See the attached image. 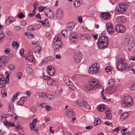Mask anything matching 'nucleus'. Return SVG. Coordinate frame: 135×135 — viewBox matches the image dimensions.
Instances as JSON below:
<instances>
[{"label": "nucleus", "mask_w": 135, "mask_h": 135, "mask_svg": "<svg viewBox=\"0 0 135 135\" xmlns=\"http://www.w3.org/2000/svg\"><path fill=\"white\" fill-rule=\"evenodd\" d=\"M109 40L106 36H102L98 38V45L100 49L104 48L108 45Z\"/></svg>", "instance_id": "f257e3e1"}, {"label": "nucleus", "mask_w": 135, "mask_h": 135, "mask_svg": "<svg viewBox=\"0 0 135 135\" xmlns=\"http://www.w3.org/2000/svg\"><path fill=\"white\" fill-rule=\"evenodd\" d=\"M122 104L125 107L130 108L132 107L133 104L132 97L129 95L125 97L122 102Z\"/></svg>", "instance_id": "f03ea898"}, {"label": "nucleus", "mask_w": 135, "mask_h": 135, "mask_svg": "<svg viewBox=\"0 0 135 135\" xmlns=\"http://www.w3.org/2000/svg\"><path fill=\"white\" fill-rule=\"evenodd\" d=\"M88 72L91 75L99 74L100 72L99 65L95 63L90 66L88 70Z\"/></svg>", "instance_id": "7ed1b4c3"}, {"label": "nucleus", "mask_w": 135, "mask_h": 135, "mask_svg": "<svg viewBox=\"0 0 135 135\" xmlns=\"http://www.w3.org/2000/svg\"><path fill=\"white\" fill-rule=\"evenodd\" d=\"M117 68L119 70H125L127 67V64L122 59L119 58L118 60Z\"/></svg>", "instance_id": "20e7f679"}, {"label": "nucleus", "mask_w": 135, "mask_h": 135, "mask_svg": "<svg viewBox=\"0 0 135 135\" xmlns=\"http://www.w3.org/2000/svg\"><path fill=\"white\" fill-rule=\"evenodd\" d=\"M128 7L126 3H120L117 6L115 9L116 12V13H122L126 11Z\"/></svg>", "instance_id": "39448f33"}, {"label": "nucleus", "mask_w": 135, "mask_h": 135, "mask_svg": "<svg viewBox=\"0 0 135 135\" xmlns=\"http://www.w3.org/2000/svg\"><path fill=\"white\" fill-rule=\"evenodd\" d=\"M76 104L82 108L86 109H89L90 106L85 100H80L77 102Z\"/></svg>", "instance_id": "423d86ee"}, {"label": "nucleus", "mask_w": 135, "mask_h": 135, "mask_svg": "<svg viewBox=\"0 0 135 135\" xmlns=\"http://www.w3.org/2000/svg\"><path fill=\"white\" fill-rule=\"evenodd\" d=\"M64 83L68 86L69 88L72 90H74L75 88L74 85L71 82L68 76H65L64 78Z\"/></svg>", "instance_id": "0eeeda50"}, {"label": "nucleus", "mask_w": 135, "mask_h": 135, "mask_svg": "<svg viewBox=\"0 0 135 135\" xmlns=\"http://www.w3.org/2000/svg\"><path fill=\"white\" fill-rule=\"evenodd\" d=\"M115 30L117 33H123L125 32L126 28L123 25L118 24L115 26Z\"/></svg>", "instance_id": "6e6552de"}, {"label": "nucleus", "mask_w": 135, "mask_h": 135, "mask_svg": "<svg viewBox=\"0 0 135 135\" xmlns=\"http://www.w3.org/2000/svg\"><path fill=\"white\" fill-rule=\"evenodd\" d=\"M83 57L82 54L80 52H79L76 53L74 57V60L76 63L80 62Z\"/></svg>", "instance_id": "1a4fd4ad"}, {"label": "nucleus", "mask_w": 135, "mask_h": 135, "mask_svg": "<svg viewBox=\"0 0 135 135\" xmlns=\"http://www.w3.org/2000/svg\"><path fill=\"white\" fill-rule=\"evenodd\" d=\"M133 37L131 35H129L126 36L125 39V43L127 46H130L133 44Z\"/></svg>", "instance_id": "9d476101"}, {"label": "nucleus", "mask_w": 135, "mask_h": 135, "mask_svg": "<svg viewBox=\"0 0 135 135\" xmlns=\"http://www.w3.org/2000/svg\"><path fill=\"white\" fill-rule=\"evenodd\" d=\"M106 27L108 32L109 34H112L114 32V29L112 24L110 22L107 23L106 25Z\"/></svg>", "instance_id": "9b49d317"}, {"label": "nucleus", "mask_w": 135, "mask_h": 135, "mask_svg": "<svg viewBox=\"0 0 135 135\" xmlns=\"http://www.w3.org/2000/svg\"><path fill=\"white\" fill-rule=\"evenodd\" d=\"M78 35L75 33H73L69 36L70 40L71 43H74L77 41L78 38Z\"/></svg>", "instance_id": "f8f14e48"}, {"label": "nucleus", "mask_w": 135, "mask_h": 135, "mask_svg": "<svg viewBox=\"0 0 135 135\" xmlns=\"http://www.w3.org/2000/svg\"><path fill=\"white\" fill-rule=\"evenodd\" d=\"M64 14L62 10L60 8L57 9L56 12V17L58 19L62 18L64 17Z\"/></svg>", "instance_id": "ddd939ff"}, {"label": "nucleus", "mask_w": 135, "mask_h": 135, "mask_svg": "<svg viewBox=\"0 0 135 135\" xmlns=\"http://www.w3.org/2000/svg\"><path fill=\"white\" fill-rule=\"evenodd\" d=\"M8 60L7 56H3L0 57V68L4 66Z\"/></svg>", "instance_id": "4468645a"}, {"label": "nucleus", "mask_w": 135, "mask_h": 135, "mask_svg": "<svg viewBox=\"0 0 135 135\" xmlns=\"http://www.w3.org/2000/svg\"><path fill=\"white\" fill-rule=\"evenodd\" d=\"M47 71L48 74L51 76L54 75L55 71V68L51 65L47 67Z\"/></svg>", "instance_id": "2eb2a0df"}, {"label": "nucleus", "mask_w": 135, "mask_h": 135, "mask_svg": "<svg viewBox=\"0 0 135 135\" xmlns=\"http://www.w3.org/2000/svg\"><path fill=\"white\" fill-rule=\"evenodd\" d=\"M117 90L116 87L115 86H111L106 88V92L109 93L115 91Z\"/></svg>", "instance_id": "dca6fc26"}, {"label": "nucleus", "mask_w": 135, "mask_h": 135, "mask_svg": "<svg viewBox=\"0 0 135 135\" xmlns=\"http://www.w3.org/2000/svg\"><path fill=\"white\" fill-rule=\"evenodd\" d=\"M90 84L92 85L93 88L94 90H95L97 88L100 86V84L98 83L97 81H91L90 82Z\"/></svg>", "instance_id": "f3484780"}, {"label": "nucleus", "mask_w": 135, "mask_h": 135, "mask_svg": "<svg viewBox=\"0 0 135 135\" xmlns=\"http://www.w3.org/2000/svg\"><path fill=\"white\" fill-rule=\"evenodd\" d=\"M116 21L117 23H122L125 22L126 19V18L123 16H120L117 18Z\"/></svg>", "instance_id": "a211bd4d"}, {"label": "nucleus", "mask_w": 135, "mask_h": 135, "mask_svg": "<svg viewBox=\"0 0 135 135\" xmlns=\"http://www.w3.org/2000/svg\"><path fill=\"white\" fill-rule=\"evenodd\" d=\"M100 16L104 19L107 20L110 18V13H109L102 12L100 15Z\"/></svg>", "instance_id": "6ab92c4d"}, {"label": "nucleus", "mask_w": 135, "mask_h": 135, "mask_svg": "<svg viewBox=\"0 0 135 135\" xmlns=\"http://www.w3.org/2000/svg\"><path fill=\"white\" fill-rule=\"evenodd\" d=\"M75 114L73 110L71 109H68L66 112V115L69 118H71L73 117L74 115Z\"/></svg>", "instance_id": "aec40b11"}, {"label": "nucleus", "mask_w": 135, "mask_h": 135, "mask_svg": "<svg viewBox=\"0 0 135 135\" xmlns=\"http://www.w3.org/2000/svg\"><path fill=\"white\" fill-rule=\"evenodd\" d=\"M57 43H58L57 44V45L56 44V46L55 45V44H54V49L56 51L58 50H59V48L62 47L63 46L62 43L61 41H59L58 42H57Z\"/></svg>", "instance_id": "412c9836"}, {"label": "nucleus", "mask_w": 135, "mask_h": 135, "mask_svg": "<svg viewBox=\"0 0 135 135\" xmlns=\"http://www.w3.org/2000/svg\"><path fill=\"white\" fill-rule=\"evenodd\" d=\"M54 60V58L52 57L49 56L45 58L42 61V63H47L50 61H52Z\"/></svg>", "instance_id": "4be33fe9"}, {"label": "nucleus", "mask_w": 135, "mask_h": 135, "mask_svg": "<svg viewBox=\"0 0 135 135\" xmlns=\"http://www.w3.org/2000/svg\"><path fill=\"white\" fill-rule=\"evenodd\" d=\"M106 113V118L105 119H110L112 117V115L111 114L110 112L109 109L107 108L105 111Z\"/></svg>", "instance_id": "5701e85b"}, {"label": "nucleus", "mask_w": 135, "mask_h": 135, "mask_svg": "<svg viewBox=\"0 0 135 135\" xmlns=\"http://www.w3.org/2000/svg\"><path fill=\"white\" fill-rule=\"evenodd\" d=\"M49 12H47V13L45 14L46 16H47L48 18H53L54 17V14L53 12L49 9L48 10Z\"/></svg>", "instance_id": "b1692460"}, {"label": "nucleus", "mask_w": 135, "mask_h": 135, "mask_svg": "<svg viewBox=\"0 0 135 135\" xmlns=\"http://www.w3.org/2000/svg\"><path fill=\"white\" fill-rule=\"evenodd\" d=\"M75 24L73 22H72L68 23L67 26L68 28L70 30H72L74 27Z\"/></svg>", "instance_id": "393cba45"}, {"label": "nucleus", "mask_w": 135, "mask_h": 135, "mask_svg": "<svg viewBox=\"0 0 135 135\" xmlns=\"http://www.w3.org/2000/svg\"><path fill=\"white\" fill-rule=\"evenodd\" d=\"M56 82L55 80L51 79V78L47 82V84L48 85L54 86L56 84Z\"/></svg>", "instance_id": "a878e982"}, {"label": "nucleus", "mask_w": 135, "mask_h": 135, "mask_svg": "<svg viewBox=\"0 0 135 135\" xmlns=\"http://www.w3.org/2000/svg\"><path fill=\"white\" fill-rule=\"evenodd\" d=\"M128 116V114L127 113H122L120 115V119L122 120H123L126 119Z\"/></svg>", "instance_id": "bb28decb"}, {"label": "nucleus", "mask_w": 135, "mask_h": 135, "mask_svg": "<svg viewBox=\"0 0 135 135\" xmlns=\"http://www.w3.org/2000/svg\"><path fill=\"white\" fill-rule=\"evenodd\" d=\"M59 41H61V38L59 37L56 36L54 38L53 40V42L54 44H55V45L56 46V44Z\"/></svg>", "instance_id": "cd10ccee"}, {"label": "nucleus", "mask_w": 135, "mask_h": 135, "mask_svg": "<svg viewBox=\"0 0 135 135\" xmlns=\"http://www.w3.org/2000/svg\"><path fill=\"white\" fill-rule=\"evenodd\" d=\"M26 59L29 62H32L34 61V57L33 55L30 54L29 56L26 57Z\"/></svg>", "instance_id": "c85d7f7f"}, {"label": "nucleus", "mask_w": 135, "mask_h": 135, "mask_svg": "<svg viewBox=\"0 0 135 135\" xmlns=\"http://www.w3.org/2000/svg\"><path fill=\"white\" fill-rule=\"evenodd\" d=\"M105 109V107L104 105L100 104L98 106L97 109L99 111L102 112L104 111Z\"/></svg>", "instance_id": "c756f323"}, {"label": "nucleus", "mask_w": 135, "mask_h": 135, "mask_svg": "<svg viewBox=\"0 0 135 135\" xmlns=\"http://www.w3.org/2000/svg\"><path fill=\"white\" fill-rule=\"evenodd\" d=\"M7 90L5 87H3L1 91V94L2 97H5L7 96V94L6 93Z\"/></svg>", "instance_id": "7c9ffc66"}, {"label": "nucleus", "mask_w": 135, "mask_h": 135, "mask_svg": "<svg viewBox=\"0 0 135 135\" xmlns=\"http://www.w3.org/2000/svg\"><path fill=\"white\" fill-rule=\"evenodd\" d=\"M3 123L5 125L7 126L8 127L10 126L13 127L15 126V124L14 123H9L7 120L4 121L3 122Z\"/></svg>", "instance_id": "2f4dec72"}, {"label": "nucleus", "mask_w": 135, "mask_h": 135, "mask_svg": "<svg viewBox=\"0 0 135 135\" xmlns=\"http://www.w3.org/2000/svg\"><path fill=\"white\" fill-rule=\"evenodd\" d=\"M15 20V18L9 17L6 21V23L8 22V23H10L14 22Z\"/></svg>", "instance_id": "473e14b6"}, {"label": "nucleus", "mask_w": 135, "mask_h": 135, "mask_svg": "<svg viewBox=\"0 0 135 135\" xmlns=\"http://www.w3.org/2000/svg\"><path fill=\"white\" fill-rule=\"evenodd\" d=\"M46 98L48 100H51L54 99L55 96L54 95H51L47 93V97H46Z\"/></svg>", "instance_id": "72a5a7b5"}, {"label": "nucleus", "mask_w": 135, "mask_h": 135, "mask_svg": "<svg viewBox=\"0 0 135 135\" xmlns=\"http://www.w3.org/2000/svg\"><path fill=\"white\" fill-rule=\"evenodd\" d=\"M6 80H0V88L3 87L5 83H8V81H6Z\"/></svg>", "instance_id": "f704fd0d"}, {"label": "nucleus", "mask_w": 135, "mask_h": 135, "mask_svg": "<svg viewBox=\"0 0 135 135\" xmlns=\"http://www.w3.org/2000/svg\"><path fill=\"white\" fill-rule=\"evenodd\" d=\"M20 93L19 92H18L14 95L13 98L11 99L12 102H13L15 101Z\"/></svg>", "instance_id": "c9c22d12"}, {"label": "nucleus", "mask_w": 135, "mask_h": 135, "mask_svg": "<svg viewBox=\"0 0 135 135\" xmlns=\"http://www.w3.org/2000/svg\"><path fill=\"white\" fill-rule=\"evenodd\" d=\"M8 68L9 71H12L15 69V67L13 64H10L8 65Z\"/></svg>", "instance_id": "e433bc0d"}, {"label": "nucleus", "mask_w": 135, "mask_h": 135, "mask_svg": "<svg viewBox=\"0 0 135 135\" xmlns=\"http://www.w3.org/2000/svg\"><path fill=\"white\" fill-rule=\"evenodd\" d=\"M25 35L27 36V37L30 39H32L33 37V35L32 34H31L30 32L26 33L25 32Z\"/></svg>", "instance_id": "4c0bfd02"}, {"label": "nucleus", "mask_w": 135, "mask_h": 135, "mask_svg": "<svg viewBox=\"0 0 135 135\" xmlns=\"http://www.w3.org/2000/svg\"><path fill=\"white\" fill-rule=\"evenodd\" d=\"M12 45V46L15 49H16L18 46V44L16 41H13Z\"/></svg>", "instance_id": "58836bf2"}, {"label": "nucleus", "mask_w": 135, "mask_h": 135, "mask_svg": "<svg viewBox=\"0 0 135 135\" xmlns=\"http://www.w3.org/2000/svg\"><path fill=\"white\" fill-rule=\"evenodd\" d=\"M47 93H40L38 94L39 96L41 98H46L47 97Z\"/></svg>", "instance_id": "ea45409f"}, {"label": "nucleus", "mask_w": 135, "mask_h": 135, "mask_svg": "<svg viewBox=\"0 0 135 135\" xmlns=\"http://www.w3.org/2000/svg\"><path fill=\"white\" fill-rule=\"evenodd\" d=\"M85 89L87 91L89 90H94L93 88L92 85L90 84V82L89 83V84L86 86Z\"/></svg>", "instance_id": "a19ab883"}, {"label": "nucleus", "mask_w": 135, "mask_h": 135, "mask_svg": "<svg viewBox=\"0 0 135 135\" xmlns=\"http://www.w3.org/2000/svg\"><path fill=\"white\" fill-rule=\"evenodd\" d=\"M81 4V3L79 1H75L74 4V6L76 7H78Z\"/></svg>", "instance_id": "79ce46f5"}, {"label": "nucleus", "mask_w": 135, "mask_h": 135, "mask_svg": "<svg viewBox=\"0 0 135 135\" xmlns=\"http://www.w3.org/2000/svg\"><path fill=\"white\" fill-rule=\"evenodd\" d=\"M95 122L94 123V125L95 126H96L97 124H100L101 123L100 119L98 118L95 119Z\"/></svg>", "instance_id": "37998d69"}, {"label": "nucleus", "mask_w": 135, "mask_h": 135, "mask_svg": "<svg viewBox=\"0 0 135 135\" xmlns=\"http://www.w3.org/2000/svg\"><path fill=\"white\" fill-rule=\"evenodd\" d=\"M30 128L32 130H33L36 126V124L34 123L33 122L30 123Z\"/></svg>", "instance_id": "c03bdc74"}, {"label": "nucleus", "mask_w": 135, "mask_h": 135, "mask_svg": "<svg viewBox=\"0 0 135 135\" xmlns=\"http://www.w3.org/2000/svg\"><path fill=\"white\" fill-rule=\"evenodd\" d=\"M14 108L13 105L12 103H11L9 104L8 110L10 111L13 110Z\"/></svg>", "instance_id": "a18cd8bd"}, {"label": "nucleus", "mask_w": 135, "mask_h": 135, "mask_svg": "<svg viewBox=\"0 0 135 135\" xmlns=\"http://www.w3.org/2000/svg\"><path fill=\"white\" fill-rule=\"evenodd\" d=\"M62 34L64 37L68 36V32L66 30H64L62 32Z\"/></svg>", "instance_id": "49530a36"}, {"label": "nucleus", "mask_w": 135, "mask_h": 135, "mask_svg": "<svg viewBox=\"0 0 135 135\" xmlns=\"http://www.w3.org/2000/svg\"><path fill=\"white\" fill-rule=\"evenodd\" d=\"M108 84L111 86H113V85L114 84V80L113 79H110L108 82Z\"/></svg>", "instance_id": "de8ad7c7"}, {"label": "nucleus", "mask_w": 135, "mask_h": 135, "mask_svg": "<svg viewBox=\"0 0 135 135\" xmlns=\"http://www.w3.org/2000/svg\"><path fill=\"white\" fill-rule=\"evenodd\" d=\"M120 128L119 127H117L114 129H113L112 130V132H118L120 130Z\"/></svg>", "instance_id": "09e8293b"}, {"label": "nucleus", "mask_w": 135, "mask_h": 135, "mask_svg": "<svg viewBox=\"0 0 135 135\" xmlns=\"http://www.w3.org/2000/svg\"><path fill=\"white\" fill-rule=\"evenodd\" d=\"M111 67L109 66H107L105 68V71L107 73L109 72L111 70Z\"/></svg>", "instance_id": "8fccbe9b"}, {"label": "nucleus", "mask_w": 135, "mask_h": 135, "mask_svg": "<svg viewBox=\"0 0 135 135\" xmlns=\"http://www.w3.org/2000/svg\"><path fill=\"white\" fill-rule=\"evenodd\" d=\"M20 53L22 56L24 57V50L23 49H20Z\"/></svg>", "instance_id": "3c124183"}, {"label": "nucleus", "mask_w": 135, "mask_h": 135, "mask_svg": "<svg viewBox=\"0 0 135 135\" xmlns=\"http://www.w3.org/2000/svg\"><path fill=\"white\" fill-rule=\"evenodd\" d=\"M50 78H51L48 76H45L43 77V79L44 80H47V81H48Z\"/></svg>", "instance_id": "603ef678"}, {"label": "nucleus", "mask_w": 135, "mask_h": 135, "mask_svg": "<svg viewBox=\"0 0 135 135\" xmlns=\"http://www.w3.org/2000/svg\"><path fill=\"white\" fill-rule=\"evenodd\" d=\"M5 37V35L3 32L0 31V40L4 38Z\"/></svg>", "instance_id": "864d4df0"}, {"label": "nucleus", "mask_w": 135, "mask_h": 135, "mask_svg": "<svg viewBox=\"0 0 135 135\" xmlns=\"http://www.w3.org/2000/svg\"><path fill=\"white\" fill-rule=\"evenodd\" d=\"M25 16L22 12H21L19 13L18 15V18H22Z\"/></svg>", "instance_id": "5fc2aeb1"}, {"label": "nucleus", "mask_w": 135, "mask_h": 135, "mask_svg": "<svg viewBox=\"0 0 135 135\" xmlns=\"http://www.w3.org/2000/svg\"><path fill=\"white\" fill-rule=\"evenodd\" d=\"M27 30L30 31H33L34 30V28L32 25H29L27 28Z\"/></svg>", "instance_id": "6e6d98bb"}, {"label": "nucleus", "mask_w": 135, "mask_h": 135, "mask_svg": "<svg viewBox=\"0 0 135 135\" xmlns=\"http://www.w3.org/2000/svg\"><path fill=\"white\" fill-rule=\"evenodd\" d=\"M26 70L27 73H30L32 71V69L30 67L27 68Z\"/></svg>", "instance_id": "4d7b16f0"}, {"label": "nucleus", "mask_w": 135, "mask_h": 135, "mask_svg": "<svg viewBox=\"0 0 135 135\" xmlns=\"http://www.w3.org/2000/svg\"><path fill=\"white\" fill-rule=\"evenodd\" d=\"M85 38L88 40H89L90 38V37L89 35L88 34H86L85 35Z\"/></svg>", "instance_id": "13d9d810"}, {"label": "nucleus", "mask_w": 135, "mask_h": 135, "mask_svg": "<svg viewBox=\"0 0 135 135\" xmlns=\"http://www.w3.org/2000/svg\"><path fill=\"white\" fill-rule=\"evenodd\" d=\"M131 89L132 91L135 92V84H134L132 85Z\"/></svg>", "instance_id": "bf43d9fd"}, {"label": "nucleus", "mask_w": 135, "mask_h": 135, "mask_svg": "<svg viewBox=\"0 0 135 135\" xmlns=\"http://www.w3.org/2000/svg\"><path fill=\"white\" fill-rule=\"evenodd\" d=\"M22 75V74L21 72H20L17 74V76L18 78L19 79H21V77Z\"/></svg>", "instance_id": "052dcab7"}, {"label": "nucleus", "mask_w": 135, "mask_h": 135, "mask_svg": "<svg viewBox=\"0 0 135 135\" xmlns=\"http://www.w3.org/2000/svg\"><path fill=\"white\" fill-rule=\"evenodd\" d=\"M21 25L23 26H25L26 25V22L24 20H22L21 21Z\"/></svg>", "instance_id": "680f3d73"}, {"label": "nucleus", "mask_w": 135, "mask_h": 135, "mask_svg": "<svg viewBox=\"0 0 135 135\" xmlns=\"http://www.w3.org/2000/svg\"><path fill=\"white\" fill-rule=\"evenodd\" d=\"M104 92V90H103L101 92V97L104 100H105L106 99L105 97L104 96L103 93Z\"/></svg>", "instance_id": "e2e57ef3"}, {"label": "nucleus", "mask_w": 135, "mask_h": 135, "mask_svg": "<svg viewBox=\"0 0 135 135\" xmlns=\"http://www.w3.org/2000/svg\"><path fill=\"white\" fill-rule=\"evenodd\" d=\"M22 100H21V99H20L19 101L18 102V105L21 106L23 105L24 102H23Z\"/></svg>", "instance_id": "0e129e2a"}, {"label": "nucleus", "mask_w": 135, "mask_h": 135, "mask_svg": "<svg viewBox=\"0 0 135 135\" xmlns=\"http://www.w3.org/2000/svg\"><path fill=\"white\" fill-rule=\"evenodd\" d=\"M106 125H107L109 126H112V124L111 122L109 121H107L105 122V123Z\"/></svg>", "instance_id": "69168bd1"}, {"label": "nucleus", "mask_w": 135, "mask_h": 135, "mask_svg": "<svg viewBox=\"0 0 135 135\" xmlns=\"http://www.w3.org/2000/svg\"><path fill=\"white\" fill-rule=\"evenodd\" d=\"M45 7H39L38 8L39 12H42Z\"/></svg>", "instance_id": "338daca9"}, {"label": "nucleus", "mask_w": 135, "mask_h": 135, "mask_svg": "<svg viewBox=\"0 0 135 135\" xmlns=\"http://www.w3.org/2000/svg\"><path fill=\"white\" fill-rule=\"evenodd\" d=\"M10 50V49L9 48H8L5 49L4 51V52L6 54H7L9 53Z\"/></svg>", "instance_id": "774afa93"}]
</instances>
